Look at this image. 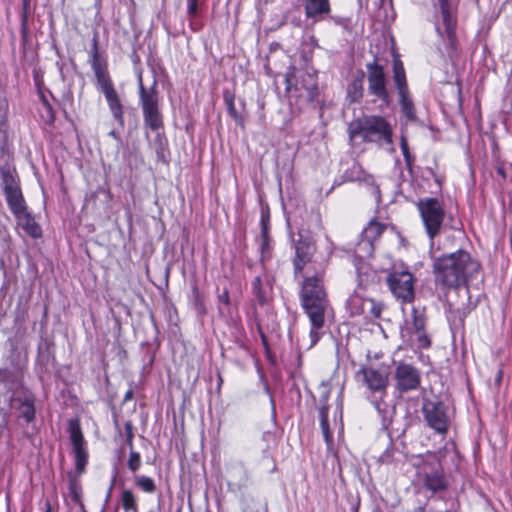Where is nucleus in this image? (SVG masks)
Segmentation results:
<instances>
[{"label": "nucleus", "mask_w": 512, "mask_h": 512, "mask_svg": "<svg viewBox=\"0 0 512 512\" xmlns=\"http://www.w3.org/2000/svg\"><path fill=\"white\" fill-rule=\"evenodd\" d=\"M425 232L431 242L446 227L447 213L444 202L436 197H424L416 202Z\"/></svg>", "instance_id": "423d86ee"}, {"label": "nucleus", "mask_w": 512, "mask_h": 512, "mask_svg": "<svg viewBox=\"0 0 512 512\" xmlns=\"http://www.w3.org/2000/svg\"><path fill=\"white\" fill-rule=\"evenodd\" d=\"M192 294H193V298H194V304L196 307H200L202 304H201V298H200V292H199V289L194 286L192 288Z\"/></svg>", "instance_id": "09e8293b"}, {"label": "nucleus", "mask_w": 512, "mask_h": 512, "mask_svg": "<svg viewBox=\"0 0 512 512\" xmlns=\"http://www.w3.org/2000/svg\"><path fill=\"white\" fill-rule=\"evenodd\" d=\"M386 283L393 296L401 303H412L415 298L414 276L407 270L388 274Z\"/></svg>", "instance_id": "9b49d317"}, {"label": "nucleus", "mask_w": 512, "mask_h": 512, "mask_svg": "<svg viewBox=\"0 0 512 512\" xmlns=\"http://www.w3.org/2000/svg\"><path fill=\"white\" fill-rule=\"evenodd\" d=\"M69 478V493L72 501L78 504L82 510H84V504L81 501L82 497V486L77 475L73 473L68 474Z\"/></svg>", "instance_id": "7c9ffc66"}, {"label": "nucleus", "mask_w": 512, "mask_h": 512, "mask_svg": "<svg viewBox=\"0 0 512 512\" xmlns=\"http://www.w3.org/2000/svg\"><path fill=\"white\" fill-rule=\"evenodd\" d=\"M422 462L417 465V477L422 486L433 494L443 492L448 483L439 458L435 454L421 457Z\"/></svg>", "instance_id": "0eeeda50"}, {"label": "nucleus", "mask_w": 512, "mask_h": 512, "mask_svg": "<svg viewBox=\"0 0 512 512\" xmlns=\"http://www.w3.org/2000/svg\"><path fill=\"white\" fill-rule=\"evenodd\" d=\"M383 307L382 303L377 302L372 298H368L366 301L365 314H363V316L365 318H380Z\"/></svg>", "instance_id": "4c0bfd02"}, {"label": "nucleus", "mask_w": 512, "mask_h": 512, "mask_svg": "<svg viewBox=\"0 0 512 512\" xmlns=\"http://www.w3.org/2000/svg\"><path fill=\"white\" fill-rule=\"evenodd\" d=\"M272 288L271 285L266 279L265 281L261 278V276H256L252 281V293L260 305H265L268 303L270 298V292Z\"/></svg>", "instance_id": "412c9836"}, {"label": "nucleus", "mask_w": 512, "mask_h": 512, "mask_svg": "<svg viewBox=\"0 0 512 512\" xmlns=\"http://www.w3.org/2000/svg\"><path fill=\"white\" fill-rule=\"evenodd\" d=\"M349 139L354 141L376 143L379 146L393 144L391 124L379 115H364L350 122L348 126Z\"/></svg>", "instance_id": "20e7f679"}, {"label": "nucleus", "mask_w": 512, "mask_h": 512, "mask_svg": "<svg viewBox=\"0 0 512 512\" xmlns=\"http://www.w3.org/2000/svg\"><path fill=\"white\" fill-rule=\"evenodd\" d=\"M368 298H364L359 294L351 295L347 302L346 307L351 316H361L365 314L366 301Z\"/></svg>", "instance_id": "a878e982"}, {"label": "nucleus", "mask_w": 512, "mask_h": 512, "mask_svg": "<svg viewBox=\"0 0 512 512\" xmlns=\"http://www.w3.org/2000/svg\"><path fill=\"white\" fill-rule=\"evenodd\" d=\"M318 393L320 398L321 406H327V401L330 396V387L329 384L325 381H322L318 386Z\"/></svg>", "instance_id": "a19ab883"}, {"label": "nucleus", "mask_w": 512, "mask_h": 512, "mask_svg": "<svg viewBox=\"0 0 512 512\" xmlns=\"http://www.w3.org/2000/svg\"><path fill=\"white\" fill-rule=\"evenodd\" d=\"M16 219L28 235H30L33 238L41 236L40 226L36 223V221L28 211L25 212L24 215Z\"/></svg>", "instance_id": "cd10ccee"}, {"label": "nucleus", "mask_w": 512, "mask_h": 512, "mask_svg": "<svg viewBox=\"0 0 512 512\" xmlns=\"http://www.w3.org/2000/svg\"><path fill=\"white\" fill-rule=\"evenodd\" d=\"M125 433H126V444L129 449H133V425L130 421H127L124 425Z\"/></svg>", "instance_id": "37998d69"}, {"label": "nucleus", "mask_w": 512, "mask_h": 512, "mask_svg": "<svg viewBox=\"0 0 512 512\" xmlns=\"http://www.w3.org/2000/svg\"><path fill=\"white\" fill-rule=\"evenodd\" d=\"M89 55V62L94 73L107 69L106 62L102 60L99 55L97 36H94L92 39V45L89 50Z\"/></svg>", "instance_id": "bb28decb"}, {"label": "nucleus", "mask_w": 512, "mask_h": 512, "mask_svg": "<svg viewBox=\"0 0 512 512\" xmlns=\"http://www.w3.org/2000/svg\"><path fill=\"white\" fill-rule=\"evenodd\" d=\"M5 197L9 209L15 218H19L20 216L24 215L25 212H27V206L25 204V200L20 188L5 193Z\"/></svg>", "instance_id": "aec40b11"}, {"label": "nucleus", "mask_w": 512, "mask_h": 512, "mask_svg": "<svg viewBox=\"0 0 512 512\" xmlns=\"http://www.w3.org/2000/svg\"><path fill=\"white\" fill-rule=\"evenodd\" d=\"M374 191L378 194V193H379V189H378V187H375V188H374Z\"/></svg>", "instance_id": "13d9d810"}, {"label": "nucleus", "mask_w": 512, "mask_h": 512, "mask_svg": "<svg viewBox=\"0 0 512 512\" xmlns=\"http://www.w3.org/2000/svg\"><path fill=\"white\" fill-rule=\"evenodd\" d=\"M368 92L384 102L386 105L390 104V96L386 87V76L384 68L377 62V57L374 61L366 64Z\"/></svg>", "instance_id": "ddd939ff"}, {"label": "nucleus", "mask_w": 512, "mask_h": 512, "mask_svg": "<svg viewBox=\"0 0 512 512\" xmlns=\"http://www.w3.org/2000/svg\"><path fill=\"white\" fill-rule=\"evenodd\" d=\"M25 406L19 411V418H23L26 423H30L35 419L36 410H35V402L36 399H23Z\"/></svg>", "instance_id": "e433bc0d"}, {"label": "nucleus", "mask_w": 512, "mask_h": 512, "mask_svg": "<svg viewBox=\"0 0 512 512\" xmlns=\"http://www.w3.org/2000/svg\"><path fill=\"white\" fill-rule=\"evenodd\" d=\"M393 81L399 97L401 112L408 122L417 120L416 109L407 84L406 73L402 61L393 60Z\"/></svg>", "instance_id": "1a4fd4ad"}, {"label": "nucleus", "mask_w": 512, "mask_h": 512, "mask_svg": "<svg viewBox=\"0 0 512 512\" xmlns=\"http://www.w3.org/2000/svg\"><path fill=\"white\" fill-rule=\"evenodd\" d=\"M296 257L293 261L295 276L302 272L305 265L310 261L315 251L313 244L306 241H299L296 246Z\"/></svg>", "instance_id": "6ab92c4d"}, {"label": "nucleus", "mask_w": 512, "mask_h": 512, "mask_svg": "<svg viewBox=\"0 0 512 512\" xmlns=\"http://www.w3.org/2000/svg\"><path fill=\"white\" fill-rule=\"evenodd\" d=\"M364 173V171L362 170V168L359 166V165H353L352 167V174L349 175L348 174V171L345 173V177L347 180L349 181H355V180H360L362 178V174Z\"/></svg>", "instance_id": "79ce46f5"}, {"label": "nucleus", "mask_w": 512, "mask_h": 512, "mask_svg": "<svg viewBox=\"0 0 512 512\" xmlns=\"http://www.w3.org/2000/svg\"><path fill=\"white\" fill-rule=\"evenodd\" d=\"M330 20L338 25V26H341L343 27L344 29L346 30H349L351 27V20L349 18H346V17H339V16H331L330 17Z\"/></svg>", "instance_id": "c03bdc74"}, {"label": "nucleus", "mask_w": 512, "mask_h": 512, "mask_svg": "<svg viewBox=\"0 0 512 512\" xmlns=\"http://www.w3.org/2000/svg\"><path fill=\"white\" fill-rule=\"evenodd\" d=\"M33 80L35 86L40 90L44 84L43 72L40 68L35 67L33 69Z\"/></svg>", "instance_id": "49530a36"}, {"label": "nucleus", "mask_w": 512, "mask_h": 512, "mask_svg": "<svg viewBox=\"0 0 512 512\" xmlns=\"http://www.w3.org/2000/svg\"><path fill=\"white\" fill-rule=\"evenodd\" d=\"M286 92L290 100L296 104H313L319 102L317 75L308 71L297 72L295 67H289L285 74Z\"/></svg>", "instance_id": "39448f33"}, {"label": "nucleus", "mask_w": 512, "mask_h": 512, "mask_svg": "<svg viewBox=\"0 0 512 512\" xmlns=\"http://www.w3.org/2000/svg\"><path fill=\"white\" fill-rule=\"evenodd\" d=\"M269 225H270V219L269 214L262 212L261 219H260V226H261V245L260 249L262 252V255H265L269 252L271 248V238L269 236Z\"/></svg>", "instance_id": "c85d7f7f"}, {"label": "nucleus", "mask_w": 512, "mask_h": 512, "mask_svg": "<svg viewBox=\"0 0 512 512\" xmlns=\"http://www.w3.org/2000/svg\"><path fill=\"white\" fill-rule=\"evenodd\" d=\"M323 275V268L311 275H309V271H306L300 292L302 307L311 323V345L318 342L320 338L318 330L324 326L325 315L330 307L323 287Z\"/></svg>", "instance_id": "f03ea898"}, {"label": "nucleus", "mask_w": 512, "mask_h": 512, "mask_svg": "<svg viewBox=\"0 0 512 512\" xmlns=\"http://www.w3.org/2000/svg\"><path fill=\"white\" fill-rule=\"evenodd\" d=\"M496 171H497V173H498V174H499L503 179H505V178H506V173H505V169H504V167L499 166V167H497Z\"/></svg>", "instance_id": "864d4df0"}, {"label": "nucleus", "mask_w": 512, "mask_h": 512, "mask_svg": "<svg viewBox=\"0 0 512 512\" xmlns=\"http://www.w3.org/2000/svg\"><path fill=\"white\" fill-rule=\"evenodd\" d=\"M434 6L439 8L442 18V24L444 26L445 32L449 39H452L454 36L455 26H456V17L454 14V9L449 0H434Z\"/></svg>", "instance_id": "f3484780"}, {"label": "nucleus", "mask_w": 512, "mask_h": 512, "mask_svg": "<svg viewBox=\"0 0 512 512\" xmlns=\"http://www.w3.org/2000/svg\"><path fill=\"white\" fill-rule=\"evenodd\" d=\"M120 502L124 512H138L137 497L130 489H124L120 495Z\"/></svg>", "instance_id": "473e14b6"}, {"label": "nucleus", "mask_w": 512, "mask_h": 512, "mask_svg": "<svg viewBox=\"0 0 512 512\" xmlns=\"http://www.w3.org/2000/svg\"><path fill=\"white\" fill-rule=\"evenodd\" d=\"M139 100L143 113L144 125L153 132L163 128V115L159 107V93L156 82L149 89L145 88L142 77H139Z\"/></svg>", "instance_id": "6e6552de"}, {"label": "nucleus", "mask_w": 512, "mask_h": 512, "mask_svg": "<svg viewBox=\"0 0 512 512\" xmlns=\"http://www.w3.org/2000/svg\"><path fill=\"white\" fill-rule=\"evenodd\" d=\"M218 300L219 302L221 303H224L225 305H229L230 303V297H229V292L227 289H225L223 291V293H221L219 296H218Z\"/></svg>", "instance_id": "8fccbe9b"}, {"label": "nucleus", "mask_w": 512, "mask_h": 512, "mask_svg": "<svg viewBox=\"0 0 512 512\" xmlns=\"http://www.w3.org/2000/svg\"><path fill=\"white\" fill-rule=\"evenodd\" d=\"M450 227H451L452 229H458V227L455 225V223L451 224V225H450Z\"/></svg>", "instance_id": "4d7b16f0"}, {"label": "nucleus", "mask_w": 512, "mask_h": 512, "mask_svg": "<svg viewBox=\"0 0 512 512\" xmlns=\"http://www.w3.org/2000/svg\"><path fill=\"white\" fill-rule=\"evenodd\" d=\"M408 345L414 349H427L431 346V340L425 329L409 331Z\"/></svg>", "instance_id": "393cba45"}, {"label": "nucleus", "mask_w": 512, "mask_h": 512, "mask_svg": "<svg viewBox=\"0 0 512 512\" xmlns=\"http://www.w3.org/2000/svg\"><path fill=\"white\" fill-rule=\"evenodd\" d=\"M134 484L141 491L148 493V494L155 493V491L157 489L155 481L151 477H148L145 475H135L134 476Z\"/></svg>", "instance_id": "f704fd0d"}, {"label": "nucleus", "mask_w": 512, "mask_h": 512, "mask_svg": "<svg viewBox=\"0 0 512 512\" xmlns=\"http://www.w3.org/2000/svg\"><path fill=\"white\" fill-rule=\"evenodd\" d=\"M0 176L2 180L1 185L3 187L4 194L20 188L18 181L15 177V170L11 168L9 165L0 166Z\"/></svg>", "instance_id": "b1692460"}, {"label": "nucleus", "mask_w": 512, "mask_h": 512, "mask_svg": "<svg viewBox=\"0 0 512 512\" xmlns=\"http://www.w3.org/2000/svg\"><path fill=\"white\" fill-rule=\"evenodd\" d=\"M481 265L477 259L465 250L444 254L433 262V274L436 284L454 289L461 301L448 300V320L453 324H463L471 311L468 283L479 274Z\"/></svg>", "instance_id": "f257e3e1"}, {"label": "nucleus", "mask_w": 512, "mask_h": 512, "mask_svg": "<svg viewBox=\"0 0 512 512\" xmlns=\"http://www.w3.org/2000/svg\"><path fill=\"white\" fill-rule=\"evenodd\" d=\"M365 73L359 71L358 75L347 86V98L350 102L358 103L364 95Z\"/></svg>", "instance_id": "5701e85b"}, {"label": "nucleus", "mask_w": 512, "mask_h": 512, "mask_svg": "<svg viewBox=\"0 0 512 512\" xmlns=\"http://www.w3.org/2000/svg\"><path fill=\"white\" fill-rule=\"evenodd\" d=\"M45 512H51V504L49 502L46 503V510Z\"/></svg>", "instance_id": "6e6d98bb"}, {"label": "nucleus", "mask_w": 512, "mask_h": 512, "mask_svg": "<svg viewBox=\"0 0 512 512\" xmlns=\"http://www.w3.org/2000/svg\"><path fill=\"white\" fill-rule=\"evenodd\" d=\"M223 100L227 107L228 114L235 120V122L238 125L243 126V123H244L243 117L235 108L234 94L231 91H229L228 89L224 90L223 91Z\"/></svg>", "instance_id": "2f4dec72"}, {"label": "nucleus", "mask_w": 512, "mask_h": 512, "mask_svg": "<svg viewBox=\"0 0 512 512\" xmlns=\"http://www.w3.org/2000/svg\"><path fill=\"white\" fill-rule=\"evenodd\" d=\"M109 135H110V136H112V137H113L114 139H116V140H119V139H120V136H119L118 132H116L115 130H111V131L109 132Z\"/></svg>", "instance_id": "5fc2aeb1"}, {"label": "nucleus", "mask_w": 512, "mask_h": 512, "mask_svg": "<svg viewBox=\"0 0 512 512\" xmlns=\"http://www.w3.org/2000/svg\"><path fill=\"white\" fill-rule=\"evenodd\" d=\"M355 380L369 392L385 395L389 384V372L386 367L362 365L355 374Z\"/></svg>", "instance_id": "9d476101"}, {"label": "nucleus", "mask_w": 512, "mask_h": 512, "mask_svg": "<svg viewBox=\"0 0 512 512\" xmlns=\"http://www.w3.org/2000/svg\"><path fill=\"white\" fill-rule=\"evenodd\" d=\"M426 327V317L424 309L420 310L417 307L412 308V320L410 326L407 327V332L422 330Z\"/></svg>", "instance_id": "72a5a7b5"}, {"label": "nucleus", "mask_w": 512, "mask_h": 512, "mask_svg": "<svg viewBox=\"0 0 512 512\" xmlns=\"http://www.w3.org/2000/svg\"><path fill=\"white\" fill-rule=\"evenodd\" d=\"M114 483H115V476L113 477V479L111 481V485H110V487L108 489V492L106 493L105 505L108 503V501H109V499L111 497V492H112Z\"/></svg>", "instance_id": "3c124183"}, {"label": "nucleus", "mask_w": 512, "mask_h": 512, "mask_svg": "<svg viewBox=\"0 0 512 512\" xmlns=\"http://www.w3.org/2000/svg\"><path fill=\"white\" fill-rule=\"evenodd\" d=\"M400 148H401L402 154L404 156L406 166L409 170H411L412 164L414 162V156L410 153L409 146H408V140L404 134L401 135Z\"/></svg>", "instance_id": "58836bf2"}, {"label": "nucleus", "mask_w": 512, "mask_h": 512, "mask_svg": "<svg viewBox=\"0 0 512 512\" xmlns=\"http://www.w3.org/2000/svg\"><path fill=\"white\" fill-rule=\"evenodd\" d=\"M133 396H134L133 390L129 389L128 391H126L123 401L128 402L133 399Z\"/></svg>", "instance_id": "603ef678"}, {"label": "nucleus", "mask_w": 512, "mask_h": 512, "mask_svg": "<svg viewBox=\"0 0 512 512\" xmlns=\"http://www.w3.org/2000/svg\"><path fill=\"white\" fill-rule=\"evenodd\" d=\"M187 13L190 18L194 17L198 12V0H187Z\"/></svg>", "instance_id": "de8ad7c7"}, {"label": "nucleus", "mask_w": 512, "mask_h": 512, "mask_svg": "<svg viewBox=\"0 0 512 512\" xmlns=\"http://www.w3.org/2000/svg\"><path fill=\"white\" fill-rule=\"evenodd\" d=\"M319 418H320V427L322 430L324 441L326 442L328 448L333 445V435L330 431L329 421H328V406H321L319 409Z\"/></svg>", "instance_id": "c756f323"}, {"label": "nucleus", "mask_w": 512, "mask_h": 512, "mask_svg": "<svg viewBox=\"0 0 512 512\" xmlns=\"http://www.w3.org/2000/svg\"><path fill=\"white\" fill-rule=\"evenodd\" d=\"M94 74L97 80V85L103 94L115 90L107 69L96 72Z\"/></svg>", "instance_id": "c9c22d12"}, {"label": "nucleus", "mask_w": 512, "mask_h": 512, "mask_svg": "<svg viewBox=\"0 0 512 512\" xmlns=\"http://www.w3.org/2000/svg\"><path fill=\"white\" fill-rule=\"evenodd\" d=\"M395 389L400 393H407L418 389L421 383V373L415 366L399 362L394 371Z\"/></svg>", "instance_id": "4468645a"}, {"label": "nucleus", "mask_w": 512, "mask_h": 512, "mask_svg": "<svg viewBox=\"0 0 512 512\" xmlns=\"http://www.w3.org/2000/svg\"><path fill=\"white\" fill-rule=\"evenodd\" d=\"M24 398L36 399L24 386L22 371L18 368H0V431L8 427L11 410H21L25 406Z\"/></svg>", "instance_id": "7ed1b4c3"}, {"label": "nucleus", "mask_w": 512, "mask_h": 512, "mask_svg": "<svg viewBox=\"0 0 512 512\" xmlns=\"http://www.w3.org/2000/svg\"><path fill=\"white\" fill-rule=\"evenodd\" d=\"M422 412L428 426L439 434H445L449 426L446 406L440 400L424 399Z\"/></svg>", "instance_id": "f8f14e48"}, {"label": "nucleus", "mask_w": 512, "mask_h": 512, "mask_svg": "<svg viewBox=\"0 0 512 512\" xmlns=\"http://www.w3.org/2000/svg\"><path fill=\"white\" fill-rule=\"evenodd\" d=\"M108 107L112 113L115 121L121 126H124V108L116 90L104 94Z\"/></svg>", "instance_id": "4be33fe9"}, {"label": "nucleus", "mask_w": 512, "mask_h": 512, "mask_svg": "<svg viewBox=\"0 0 512 512\" xmlns=\"http://www.w3.org/2000/svg\"><path fill=\"white\" fill-rule=\"evenodd\" d=\"M385 228V225L377 221H371L361 234V240L357 244V252L364 251L366 256L372 255L373 242L381 236Z\"/></svg>", "instance_id": "dca6fc26"}, {"label": "nucleus", "mask_w": 512, "mask_h": 512, "mask_svg": "<svg viewBox=\"0 0 512 512\" xmlns=\"http://www.w3.org/2000/svg\"><path fill=\"white\" fill-rule=\"evenodd\" d=\"M70 441L73 446V453L75 457V468L78 475L85 472L88 463V451L86 442L84 440L81 427L77 421H70L69 428Z\"/></svg>", "instance_id": "2eb2a0df"}, {"label": "nucleus", "mask_w": 512, "mask_h": 512, "mask_svg": "<svg viewBox=\"0 0 512 512\" xmlns=\"http://www.w3.org/2000/svg\"><path fill=\"white\" fill-rule=\"evenodd\" d=\"M304 11L306 18L322 20L331 11L330 0H304Z\"/></svg>", "instance_id": "a211bd4d"}, {"label": "nucleus", "mask_w": 512, "mask_h": 512, "mask_svg": "<svg viewBox=\"0 0 512 512\" xmlns=\"http://www.w3.org/2000/svg\"><path fill=\"white\" fill-rule=\"evenodd\" d=\"M141 456L138 452L134 451L133 449H130L129 459L127 461V467L128 469L135 473L139 470L141 466Z\"/></svg>", "instance_id": "ea45409f"}, {"label": "nucleus", "mask_w": 512, "mask_h": 512, "mask_svg": "<svg viewBox=\"0 0 512 512\" xmlns=\"http://www.w3.org/2000/svg\"><path fill=\"white\" fill-rule=\"evenodd\" d=\"M43 109H44V117L46 118V122L52 123L54 121V111L52 106L48 103V101L43 99Z\"/></svg>", "instance_id": "a18cd8bd"}, {"label": "nucleus", "mask_w": 512, "mask_h": 512, "mask_svg": "<svg viewBox=\"0 0 512 512\" xmlns=\"http://www.w3.org/2000/svg\"><path fill=\"white\" fill-rule=\"evenodd\" d=\"M375 407H376L377 410H380V407H379L378 403L375 404Z\"/></svg>", "instance_id": "bf43d9fd"}]
</instances>
